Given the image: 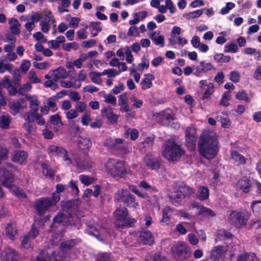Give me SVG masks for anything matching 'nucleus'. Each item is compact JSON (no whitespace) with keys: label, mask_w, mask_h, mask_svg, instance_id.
Here are the masks:
<instances>
[{"label":"nucleus","mask_w":261,"mask_h":261,"mask_svg":"<svg viewBox=\"0 0 261 261\" xmlns=\"http://www.w3.org/2000/svg\"><path fill=\"white\" fill-rule=\"evenodd\" d=\"M229 56H224L223 54H217L215 55L214 59L219 63H227L230 60Z\"/></svg>","instance_id":"nucleus-48"},{"label":"nucleus","mask_w":261,"mask_h":261,"mask_svg":"<svg viewBox=\"0 0 261 261\" xmlns=\"http://www.w3.org/2000/svg\"><path fill=\"white\" fill-rule=\"evenodd\" d=\"M64 149V148L62 146H57L55 145H50L47 148V152L51 158H59Z\"/></svg>","instance_id":"nucleus-20"},{"label":"nucleus","mask_w":261,"mask_h":261,"mask_svg":"<svg viewBox=\"0 0 261 261\" xmlns=\"http://www.w3.org/2000/svg\"><path fill=\"white\" fill-rule=\"evenodd\" d=\"M171 215V208L169 206L165 207L162 211V219L161 220V222L165 225H168L169 223Z\"/></svg>","instance_id":"nucleus-28"},{"label":"nucleus","mask_w":261,"mask_h":261,"mask_svg":"<svg viewBox=\"0 0 261 261\" xmlns=\"http://www.w3.org/2000/svg\"><path fill=\"white\" fill-rule=\"evenodd\" d=\"M79 179L81 182L86 186H88L93 182V178L87 175H81Z\"/></svg>","instance_id":"nucleus-61"},{"label":"nucleus","mask_w":261,"mask_h":261,"mask_svg":"<svg viewBox=\"0 0 261 261\" xmlns=\"http://www.w3.org/2000/svg\"><path fill=\"white\" fill-rule=\"evenodd\" d=\"M120 72H121V70L110 68L108 69L104 70L102 72V74L103 75H107L109 77H114L115 76L119 74Z\"/></svg>","instance_id":"nucleus-44"},{"label":"nucleus","mask_w":261,"mask_h":261,"mask_svg":"<svg viewBox=\"0 0 261 261\" xmlns=\"http://www.w3.org/2000/svg\"><path fill=\"white\" fill-rule=\"evenodd\" d=\"M130 101L133 103L132 107L137 109L140 108L143 104V101L138 99L135 96H133L130 98Z\"/></svg>","instance_id":"nucleus-55"},{"label":"nucleus","mask_w":261,"mask_h":261,"mask_svg":"<svg viewBox=\"0 0 261 261\" xmlns=\"http://www.w3.org/2000/svg\"><path fill=\"white\" fill-rule=\"evenodd\" d=\"M9 23L11 24L10 29L13 34L18 35L20 34V31L18 27L20 25V24L18 23L16 18H11L9 20Z\"/></svg>","instance_id":"nucleus-33"},{"label":"nucleus","mask_w":261,"mask_h":261,"mask_svg":"<svg viewBox=\"0 0 261 261\" xmlns=\"http://www.w3.org/2000/svg\"><path fill=\"white\" fill-rule=\"evenodd\" d=\"M129 134H130V138L132 140H135L139 136L138 132L136 129L132 130L130 129H127L126 131L125 135L128 136Z\"/></svg>","instance_id":"nucleus-62"},{"label":"nucleus","mask_w":261,"mask_h":261,"mask_svg":"<svg viewBox=\"0 0 261 261\" xmlns=\"http://www.w3.org/2000/svg\"><path fill=\"white\" fill-rule=\"evenodd\" d=\"M68 76V73L63 67H60L56 70L49 72L45 75L46 79H53L57 81L62 79H65Z\"/></svg>","instance_id":"nucleus-16"},{"label":"nucleus","mask_w":261,"mask_h":261,"mask_svg":"<svg viewBox=\"0 0 261 261\" xmlns=\"http://www.w3.org/2000/svg\"><path fill=\"white\" fill-rule=\"evenodd\" d=\"M64 256L63 253L60 254L58 252L54 251L51 253L50 256L47 257L48 261H64Z\"/></svg>","instance_id":"nucleus-47"},{"label":"nucleus","mask_w":261,"mask_h":261,"mask_svg":"<svg viewBox=\"0 0 261 261\" xmlns=\"http://www.w3.org/2000/svg\"><path fill=\"white\" fill-rule=\"evenodd\" d=\"M103 75L101 72H91L89 73V77L91 81L97 84H100L101 82L100 76Z\"/></svg>","instance_id":"nucleus-42"},{"label":"nucleus","mask_w":261,"mask_h":261,"mask_svg":"<svg viewBox=\"0 0 261 261\" xmlns=\"http://www.w3.org/2000/svg\"><path fill=\"white\" fill-rule=\"evenodd\" d=\"M98 261H112L110 255L108 253H101L97 257Z\"/></svg>","instance_id":"nucleus-63"},{"label":"nucleus","mask_w":261,"mask_h":261,"mask_svg":"<svg viewBox=\"0 0 261 261\" xmlns=\"http://www.w3.org/2000/svg\"><path fill=\"white\" fill-rule=\"evenodd\" d=\"M123 203L129 207L136 208L138 205V203L135 201V196L131 194L130 192L125 197Z\"/></svg>","instance_id":"nucleus-34"},{"label":"nucleus","mask_w":261,"mask_h":261,"mask_svg":"<svg viewBox=\"0 0 261 261\" xmlns=\"http://www.w3.org/2000/svg\"><path fill=\"white\" fill-rule=\"evenodd\" d=\"M15 86H16L17 88H19L20 91L21 92V95L23 94L24 92L29 91L32 89V85L30 83H27L26 84L23 85L22 86H21L18 83V84Z\"/></svg>","instance_id":"nucleus-58"},{"label":"nucleus","mask_w":261,"mask_h":261,"mask_svg":"<svg viewBox=\"0 0 261 261\" xmlns=\"http://www.w3.org/2000/svg\"><path fill=\"white\" fill-rule=\"evenodd\" d=\"M174 192L169 195V198L175 206H179L185 202L186 196H189L195 193L194 189L187 186L185 183L178 181L173 186Z\"/></svg>","instance_id":"nucleus-2"},{"label":"nucleus","mask_w":261,"mask_h":261,"mask_svg":"<svg viewBox=\"0 0 261 261\" xmlns=\"http://www.w3.org/2000/svg\"><path fill=\"white\" fill-rule=\"evenodd\" d=\"M74 163L77 169L81 171L88 170L92 166V162L91 159L87 156L84 159L80 157H75L74 158Z\"/></svg>","instance_id":"nucleus-14"},{"label":"nucleus","mask_w":261,"mask_h":261,"mask_svg":"<svg viewBox=\"0 0 261 261\" xmlns=\"http://www.w3.org/2000/svg\"><path fill=\"white\" fill-rule=\"evenodd\" d=\"M237 261H259L256 255L253 253H246L240 254Z\"/></svg>","instance_id":"nucleus-25"},{"label":"nucleus","mask_w":261,"mask_h":261,"mask_svg":"<svg viewBox=\"0 0 261 261\" xmlns=\"http://www.w3.org/2000/svg\"><path fill=\"white\" fill-rule=\"evenodd\" d=\"M33 36L36 40L40 41L43 43H45L47 41L45 37L40 32H37L34 33Z\"/></svg>","instance_id":"nucleus-64"},{"label":"nucleus","mask_w":261,"mask_h":261,"mask_svg":"<svg viewBox=\"0 0 261 261\" xmlns=\"http://www.w3.org/2000/svg\"><path fill=\"white\" fill-rule=\"evenodd\" d=\"M106 168L114 177H121L126 172L124 163L115 159H109L106 164Z\"/></svg>","instance_id":"nucleus-8"},{"label":"nucleus","mask_w":261,"mask_h":261,"mask_svg":"<svg viewBox=\"0 0 261 261\" xmlns=\"http://www.w3.org/2000/svg\"><path fill=\"white\" fill-rule=\"evenodd\" d=\"M172 251L174 257L179 260L188 257L190 254L189 248L184 243L175 244L172 248Z\"/></svg>","instance_id":"nucleus-11"},{"label":"nucleus","mask_w":261,"mask_h":261,"mask_svg":"<svg viewBox=\"0 0 261 261\" xmlns=\"http://www.w3.org/2000/svg\"><path fill=\"white\" fill-rule=\"evenodd\" d=\"M214 86L213 83H208L207 88L202 95V99L208 98L214 93Z\"/></svg>","instance_id":"nucleus-45"},{"label":"nucleus","mask_w":261,"mask_h":261,"mask_svg":"<svg viewBox=\"0 0 261 261\" xmlns=\"http://www.w3.org/2000/svg\"><path fill=\"white\" fill-rule=\"evenodd\" d=\"M185 137L187 147L190 150L194 149L197 139V129L194 125H191L187 127Z\"/></svg>","instance_id":"nucleus-10"},{"label":"nucleus","mask_w":261,"mask_h":261,"mask_svg":"<svg viewBox=\"0 0 261 261\" xmlns=\"http://www.w3.org/2000/svg\"><path fill=\"white\" fill-rule=\"evenodd\" d=\"M144 162L146 165L152 170H157L160 166L158 158L149 154L145 156Z\"/></svg>","instance_id":"nucleus-18"},{"label":"nucleus","mask_w":261,"mask_h":261,"mask_svg":"<svg viewBox=\"0 0 261 261\" xmlns=\"http://www.w3.org/2000/svg\"><path fill=\"white\" fill-rule=\"evenodd\" d=\"M128 210L124 207H118L114 212L115 218L114 224L118 228L132 227L136 220L134 218L128 217Z\"/></svg>","instance_id":"nucleus-3"},{"label":"nucleus","mask_w":261,"mask_h":261,"mask_svg":"<svg viewBox=\"0 0 261 261\" xmlns=\"http://www.w3.org/2000/svg\"><path fill=\"white\" fill-rule=\"evenodd\" d=\"M155 34V32H153L151 35L150 38L153 40L155 43L157 45H160L161 46L163 47L164 45V36H159V37L153 38V36Z\"/></svg>","instance_id":"nucleus-52"},{"label":"nucleus","mask_w":261,"mask_h":261,"mask_svg":"<svg viewBox=\"0 0 261 261\" xmlns=\"http://www.w3.org/2000/svg\"><path fill=\"white\" fill-rule=\"evenodd\" d=\"M182 154L183 151L180 146L177 144L173 139H169L165 142L163 154L168 161H177Z\"/></svg>","instance_id":"nucleus-4"},{"label":"nucleus","mask_w":261,"mask_h":261,"mask_svg":"<svg viewBox=\"0 0 261 261\" xmlns=\"http://www.w3.org/2000/svg\"><path fill=\"white\" fill-rule=\"evenodd\" d=\"M203 13V9H199L195 11H194L193 12H191L188 14H185L184 16L185 17V18L187 19H190L191 18H195L199 17L200 16H201Z\"/></svg>","instance_id":"nucleus-46"},{"label":"nucleus","mask_w":261,"mask_h":261,"mask_svg":"<svg viewBox=\"0 0 261 261\" xmlns=\"http://www.w3.org/2000/svg\"><path fill=\"white\" fill-rule=\"evenodd\" d=\"M129 191L126 189L118 190L114 195V199L118 202H123Z\"/></svg>","instance_id":"nucleus-29"},{"label":"nucleus","mask_w":261,"mask_h":261,"mask_svg":"<svg viewBox=\"0 0 261 261\" xmlns=\"http://www.w3.org/2000/svg\"><path fill=\"white\" fill-rule=\"evenodd\" d=\"M21 107V104L19 101H14L9 103V107L11 110V113L13 115H16Z\"/></svg>","instance_id":"nucleus-39"},{"label":"nucleus","mask_w":261,"mask_h":261,"mask_svg":"<svg viewBox=\"0 0 261 261\" xmlns=\"http://www.w3.org/2000/svg\"><path fill=\"white\" fill-rule=\"evenodd\" d=\"M218 142L216 134L205 131L200 137L198 148L200 154L207 159H212L218 151Z\"/></svg>","instance_id":"nucleus-1"},{"label":"nucleus","mask_w":261,"mask_h":261,"mask_svg":"<svg viewBox=\"0 0 261 261\" xmlns=\"http://www.w3.org/2000/svg\"><path fill=\"white\" fill-rule=\"evenodd\" d=\"M83 55L86 56V60H88L90 62L88 65H92V62L95 65L97 64V63H95V61H94L92 60L94 57L98 55V53L96 50L90 51L86 54H83Z\"/></svg>","instance_id":"nucleus-41"},{"label":"nucleus","mask_w":261,"mask_h":261,"mask_svg":"<svg viewBox=\"0 0 261 261\" xmlns=\"http://www.w3.org/2000/svg\"><path fill=\"white\" fill-rule=\"evenodd\" d=\"M238 50V46L236 44L232 43L226 45L224 47L225 52H230L232 53H236Z\"/></svg>","instance_id":"nucleus-53"},{"label":"nucleus","mask_w":261,"mask_h":261,"mask_svg":"<svg viewBox=\"0 0 261 261\" xmlns=\"http://www.w3.org/2000/svg\"><path fill=\"white\" fill-rule=\"evenodd\" d=\"M37 114L34 111L28 112L24 114L23 118L27 122L32 123L35 120Z\"/></svg>","instance_id":"nucleus-49"},{"label":"nucleus","mask_w":261,"mask_h":261,"mask_svg":"<svg viewBox=\"0 0 261 261\" xmlns=\"http://www.w3.org/2000/svg\"><path fill=\"white\" fill-rule=\"evenodd\" d=\"M101 113L102 116L106 118L110 123H115L117 122L119 116L113 112L110 107L102 108Z\"/></svg>","instance_id":"nucleus-17"},{"label":"nucleus","mask_w":261,"mask_h":261,"mask_svg":"<svg viewBox=\"0 0 261 261\" xmlns=\"http://www.w3.org/2000/svg\"><path fill=\"white\" fill-rule=\"evenodd\" d=\"M66 219V215L62 213L57 214L54 218L53 225L55 227H57L61 225H75L76 221L73 220L72 217L70 216L68 217V221H65Z\"/></svg>","instance_id":"nucleus-13"},{"label":"nucleus","mask_w":261,"mask_h":261,"mask_svg":"<svg viewBox=\"0 0 261 261\" xmlns=\"http://www.w3.org/2000/svg\"><path fill=\"white\" fill-rule=\"evenodd\" d=\"M238 186L244 192L248 193L249 191L251 184L248 178L244 177L238 181Z\"/></svg>","instance_id":"nucleus-30"},{"label":"nucleus","mask_w":261,"mask_h":261,"mask_svg":"<svg viewBox=\"0 0 261 261\" xmlns=\"http://www.w3.org/2000/svg\"><path fill=\"white\" fill-rule=\"evenodd\" d=\"M28 154L23 150H17L14 152L12 160L17 163L22 164L26 161Z\"/></svg>","instance_id":"nucleus-21"},{"label":"nucleus","mask_w":261,"mask_h":261,"mask_svg":"<svg viewBox=\"0 0 261 261\" xmlns=\"http://www.w3.org/2000/svg\"><path fill=\"white\" fill-rule=\"evenodd\" d=\"M196 196L200 201L207 200L209 197V190L205 186H200L197 191Z\"/></svg>","instance_id":"nucleus-23"},{"label":"nucleus","mask_w":261,"mask_h":261,"mask_svg":"<svg viewBox=\"0 0 261 261\" xmlns=\"http://www.w3.org/2000/svg\"><path fill=\"white\" fill-rule=\"evenodd\" d=\"M248 219V214L245 211H231L228 213V223L236 227L245 226Z\"/></svg>","instance_id":"nucleus-7"},{"label":"nucleus","mask_w":261,"mask_h":261,"mask_svg":"<svg viewBox=\"0 0 261 261\" xmlns=\"http://www.w3.org/2000/svg\"><path fill=\"white\" fill-rule=\"evenodd\" d=\"M60 195L58 193H53L51 198L43 197L36 200L35 208L40 216H43L49 208L60 200Z\"/></svg>","instance_id":"nucleus-5"},{"label":"nucleus","mask_w":261,"mask_h":261,"mask_svg":"<svg viewBox=\"0 0 261 261\" xmlns=\"http://www.w3.org/2000/svg\"><path fill=\"white\" fill-rule=\"evenodd\" d=\"M224 251V248L223 246H215L211 251V259L213 261L219 260L223 254Z\"/></svg>","instance_id":"nucleus-22"},{"label":"nucleus","mask_w":261,"mask_h":261,"mask_svg":"<svg viewBox=\"0 0 261 261\" xmlns=\"http://www.w3.org/2000/svg\"><path fill=\"white\" fill-rule=\"evenodd\" d=\"M17 228L14 223H9L6 227V233L7 237L11 240L15 239V236L17 233Z\"/></svg>","instance_id":"nucleus-24"},{"label":"nucleus","mask_w":261,"mask_h":261,"mask_svg":"<svg viewBox=\"0 0 261 261\" xmlns=\"http://www.w3.org/2000/svg\"><path fill=\"white\" fill-rule=\"evenodd\" d=\"M42 173L46 176L53 177L54 175V171L52 169L51 167L45 163H43L41 165Z\"/></svg>","instance_id":"nucleus-38"},{"label":"nucleus","mask_w":261,"mask_h":261,"mask_svg":"<svg viewBox=\"0 0 261 261\" xmlns=\"http://www.w3.org/2000/svg\"><path fill=\"white\" fill-rule=\"evenodd\" d=\"M8 92L9 94L11 96L21 95V92L20 91L19 88L14 87L13 86L8 87Z\"/></svg>","instance_id":"nucleus-60"},{"label":"nucleus","mask_w":261,"mask_h":261,"mask_svg":"<svg viewBox=\"0 0 261 261\" xmlns=\"http://www.w3.org/2000/svg\"><path fill=\"white\" fill-rule=\"evenodd\" d=\"M50 18L51 17L50 16L45 15L44 20H42L40 23L41 30L45 33H47L49 30L50 27L49 23L50 21Z\"/></svg>","instance_id":"nucleus-37"},{"label":"nucleus","mask_w":261,"mask_h":261,"mask_svg":"<svg viewBox=\"0 0 261 261\" xmlns=\"http://www.w3.org/2000/svg\"><path fill=\"white\" fill-rule=\"evenodd\" d=\"M140 241L143 244H152L154 241L151 232L145 229H142L140 232Z\"/></svg>","instance_id":"nucleus-19"},{"label":"nucleus","mask_w":261,"mask_h":261,"mask_svg":"<svg viewBox=\"0 0 261 261\" xmlns=\"http://www.w3.org/2000/svg\"><path fill=\"white\" fill-rule=\"evenodd\" d=\"M236 5L234 3L232 2H228L226 4L225 7L221 8L220 10V14L222 15H225L229 12V11L234 8Z\"/></svg>","instance_id":"nucleus-51"},{"label":"nucleus","mask_w":261,"mask_h":261,"mask_svg":"<svg viewBox=\"0 0 261 261\" xmlns=\"http://www.w3.org/2000/svg\"><path fill=\"white\" fill-rule=\"evenodd\" d=\"M49 121L52 124L55 125L59 123L62 124L61 117L57 114L50 116L49 117Z\"/></svg>","instance_id":"nucleus-59"},{"label":"nucleus","mask_w":261,"mask_h":261,"mask_svg":"<svg viewBox=\"0 0 261 261\" xmlns=\"http://www.w3.org/2000/svg\"><path fill=\"white\" fill-rule=\"evenodd\" d=\"M80 242L79 239H71L61 244V249L62 251H64L66 250L70 249L76 245L78 244Z\"/></svg>","instance_id":"nucleus-26"},{"label":"nucleus","mask_w":261,"mask_h":261,"mask_svg":"<svg viewBox=\"0 0 261 261\" xmlns=\"http://www.w3.org/2000/svg\"><path fill=\"white\" fill-rule=\"evenodd\" d=\"M27 99L29 101L30 108L31 110L35 112H37L39 102L37 98L34 96H27Z\"/></svg>","instance_id":"nucleus-35"},{"label":"nucleus","mask_w":261,"mask_h":261,"mask_svg":"<svg viewBox=\"0 0 261 261\" xmlns=\"http://www.w3.org/2000/svg\"><path fill=\"white\" fill-rule=\"evenodd\" d=\"M154 79L152 74L147 75L142 80L141 83V88L143 90L150 88L152 86L151 80Z\"/></svg>","instance_id":"nucleus-36"},{"label":"nucleus","mask_w":261,"mask_h":261,"mask_svg":"<svg viewBox=\"0 0 261 261\" xmlns=\"http://www.w3.org/2000/svg\"><path fill=\"white\" fill-rule=\"evenodd\" d=\"M59 158H62L64 164L67 166H68L72 164V160L71 158L69 156L68 151L65 148Z\"/></svg>","instance_id":"nucleus-40"},{"label":"nucleus","mask_w":261,"mask_h":261,"mask_svg":"<svg viewBox=\"0 0 261 261\" xmlns=\"http://www.w3.org/2000/svg\"><path fill=\"white\" fill-rule=\"evenodd\" d=\"M66 118L68 120L73 119L78 116V113L74 109H70L68 112L65 113Z\"/></svg>","instance_id":"nucleus-56"},{"label":"nucleus","mask_w":261,"mask_h":261,"mask_svg":"<svg viewBox=\"0 0 261 261\" xmlns=\"http://www.w3.org/2000/svg\"><path fill=\"white\" fill-rule=\"evenodd\" d=\"M154 119L163 125L169 126L174 119L173 113L170 109H166L153 114Z\"/></svg>","instance_id":"nucleus-9"},{"label":"nucleus","mask_w":261,"mask_h":261,"mask_svg":"<svg viewBox=\"0 0 261 261\" xmlns=\"http://www.w3.org/2000/svg\"><path fill=\"white\" fill-rule=\"evenodd\" d=\"M3 261H18L20 258L19 253L14 249L7 247L2 253Z\"/></svg>","instance_id":"nucleus-15"},{"label":"nucleus","mask_w":261,"mask_h":261,"mask_svg":"<svg viewBox=\"0 0 261 261\" xmlns=\"http://www.w3.org/2000/svg\"><path fill=\"white\" fill-rule=\"evenodd\" d=\"M197 214L205 218H212L216 216V214L213 211L205 206H202L200 210H198Z\"/></svg>","instance_id":"nucleus-31"},{"label":"nucleus","mask_w":261,"mask_h":261,"mask_svg":"<svg viewBox=\"0 0 261 261\" xmlns=\"http://www.w3.org/2000/svg\"><path fill=\"white\" fill-rule=\"evenodd\" d=\"M68 187L71 189V191L73 194L77 195L79 193V190L77 186V181L70 180L68 184Z\"/></svg>","instance_id":"nucleus-57"},{"label":"nucleus","mask_w":261,"mask_h":261,"mask_svg":"<svg viewBox=\"0 0 261 261\" xmlns=\"http://www.w3.org/2000/svg\"><path fill=\"white\" fill-rule=\"evenodd\" d=\"M236 98L237 99L244 100L247 102L250 101V99L248 97L247 93L244 91L238 92L236 95Z\"/></svg>","instance_id":"nucleus-54"},{"label":"nucleus","mask_w":261,"mask_h":261,"mask_svg":"<svg viewBox=\"0 0 261 261\" xmlns=\"http://www.w3.org/2000/svg\"><path fill=\"white\" fill-rule=\"evenodd\" d=\"M105 98L104 101L106 103L111 104L113 106L117 105L116 97L112 94H105L103 95Z\"/></svg>","instance_id":"nucleus-50"},{"label":"nucleus","mask_w":261,"mask_h":261,"mask_svg":"<svg viewBox=\"0 0 261 261\" xmlns=\"http://www.w3.org/2000/svg\"><path fill=\"white\" fill-rule=\"evenodd\" d=\"M106 144L109 148L113 150L120 151L123 152L127 151V144L121 139L110 138L107 140Z\"/></svg>","instance_id":"nucleus-12"},{"label":"nucleus","mask_w":261,"mask_h":261,"mask_svg":"<svg viewBox=\"0 0 261 261\" xmlns=\"http://www.w3.org/2000/svg\"><path fill=\"white\" fill-rule=\"evenodd\" d=\"M231 157L238 165H244L246 163V159L237 151L231 152Z\"/></svg>","instance_id":"nucleus-32"},{"label":"nucleus","mask_w":261,"mask_h":261,"mask_svg":"<svg viewBox=\"0 0 261 261\" xmlns=\"http://www.w3.org/2000/svg\"><path fill=\"white\" fill-rule=\"evenodd\" d=\"M100 24L101 22L99 21H91L90 22L89 27L92 37L96 36L98 35V33L101 31L102 28L100 26Z\"/></svg>","instance_id":"nucleus-27"},{"label":"nucleus","mask_w":261,"mask_h":261,"mask_svg":"<svg viewBox=\"0 0 261 261\" xmlns=\"http://www.w3.org/2000/svg\"><path fill=\"white\" fill-rule=\"evenodd\" d=\"M10 119L8 116L3 115L0 117V127L8 129L9 127Z\"/></svg>","instance_id":"nucleus-43"},{"label":"nucleus","mask_w":261,"mask_h":261,"mask_svg":"<svg viewBox=\"0 0 261 261\" xmlns=\"http://www.w3.org/2000/svg\"><path fill=\"white\" fill-rule=\"evenodd\" d=\"M15 170L14 166L10 163L5 164L0 170V182L2 185L8 188H11L12 186L13 176L12 172ZM3 196V193L0 188V197Z\"/></svg>","instance_id":"nucleus-6"}]
</instances>
